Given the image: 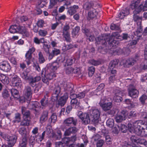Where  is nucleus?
Returning <instances> with one entry per match:
<instances>
[{
    "label": "nucleus",
    "mask_w": 147,
    "mask_h": 147,
    "mask_svg": "<svg viewBox=\"0 0 147 147\" xmlns=\"http://www.w3.org/2000/svg\"><path fill=\"white\" fill-rule=\"evenodd\" d=\"M128 129L131 133H135L138 136H147V124L142 120H138L133 123L128 124Z\"/></svg>",
    "instance_id": "1"
},
{
    "label": "nucleus",
    "mask_w": 147,
    "mask_h": 147,
    "mask_svg": "<svg viewBox=\"0 0 147 147\" xmlns=\"http://www.w3.org/2000/svg\"><path fill=\"white\" fill-rule=\"evenodd\" d=\"M111 36L108 35H104L98 37V40L97 41L98 44H101L105 46L107 43L109 44L110 47H112L116 46L119 43L117 40H116L115 39L112 40Z\"/></svg>",
    "instance_id": "2"
},
{
    "label": "nucleus",
    "mask_w": 147,
    "mask_h": 147,
    "mask_svg": "<svg viewBox=\"0 0 147 147\" xmlns=\"http://www.w3.org/2000/svg\"><path fill=\"white\" fill-rule=\"evenodd\" d=\"M140 3L139 0H134L132 1L130 6L132 9H134V14H138L142 10H147V0L145 1L144 5L142 4L139 5Z\"/></svg>",
    "instance_id": "3"
},
{
    "label": "nucleus",
    "mask_w": 147,
    "mask_h": 147,
    "mask_svg": "<svg viewBox=\"0 0 147 147\" xmlns=\"http://www.w3.org/2000/svg\"><path fill=\"white\" fill-rule=\"evenodd\" d=\"M49 70H46L43 68L42 71V80L45 84L48 85L49 81L56 77V75L53 72H49Z\"/></svg>",
    "instance_id": "4"
},
{
    "label": "nucleus",
    "mask_w": 147,
    "mask_h": 147,
    "mask_svg": "<svg viewBox=\"0 0 147 147\" xmlns=\"http://www.w3.org/2000/svg\"><path fill=\"white\" fill-rule=\"evenodd\" d=\"M88 112L92 118V122L95 126L97 125L99 122V118L100 114V111L97 109L92 107L89 110Z\"/></svg>",
    "instance_id": "5"
},
{
    "label": "nucleus",
    "mask_w": 147,
    "mask_h": 147,
    "mask_svg": "<svg viewBox=\"0 0 147 147\" xmlns=\"http://www.w3.org/2000/svg\"><path fill=\"white\" fill-rule=\"evenodd\" d=\"M64 59L61 57H59L57 58L56 62L53 63L47 70H49V72H53L57 69V68L59 67V64L64 62Z\"/></svg>",
    "instance_id": "6"
},
{
    "label": "nucleus",
    "mask_w": 147,
    "mask_h": 147,
    "mask_svg": "<svg viewBox=\"0 0 147 147\" xmlns=\"http://www.w3.org/2000/svg\"><path fill=\"white\" fill-rule=\"evenodd\" d=\"M77 115L84 124H86L90 122V119L88 114L79 111Z\"/></svg>",
    "instance_id": "7"
},
{
    "label": "nucleus",
    "mask_w": 147,
    "mask_h": 147,
    "mask_svg": "<svg viewBox=\"0 0 147 147\" xmlns=\"http://www.w3.org/2000/svg\"><path fill=\"white\" fill-rule=\"evenodd\" d=\"M106 97L104 96H102L101 98V100L99 103L100 106L104 111H107L110 110L112 106V104L111 102L103 103L105 100Z\"/></svg>",
    "instance_id": "8"
},
{
    "label": "nucleus",
    "mask_w": 147,
    "mask_h": 147,
    "mask_svg": "<svg viewBox=\"0 0 147 147\" xmlns=\"http://www.w3.org/2000/svg\"><path fill=\"white\" fill-rule=\"evenodd\" d=\"M32 93V90L30 86H26L25 87L24 91V93L25 95L24 98L25 99L27 100L28 103L31 100Z\"/></svg>",
    "instance_id": "9"
},
{
    "label": "nucleus",
    "mask_w": 147,
    "mask_h": 147,
    "mask_svg": "<svg viewBox=\"0 0 147 147\" xmlns=\"http://www.w3.org/2000/svg\"><path fill=\"white\" fill-rule=\"evenodd\" d=\"M61 88L59 86H57L54 89L52 94L51 98L53 101L57 100L59 97L60 95Z\"/></svg>",
    "instance_id": "10"
},
{
    "label": "nucleus",
    "mask_w": 147,
    "mask_h": 147,
    "mask_svg": "<svg viewBox=\"0 0 147 147\" xmlns=\"http://www.w3.org/2000/svg\"><path fill=\"white\" fill-rule=\"evenodd\" d=\"M129 95L133 98H136L138 97L139 94L138 91L132 85L129 86L128 89Z\"/></svg>",
    "instance_id": "11"
},
{
    "label": "nucleus",
    "mask_w": 147,
    "mask_h": 147,
    "mask_svg": "<svg viewBox=\"0 0 147 147\" xmlns=\"http://www.w3.org/2000/svg\"><path fill=\"white\" fill-rule=\"evenodd\" d=\"M11 69L10 64L7 61H3L0 63V69L5 72H8Z\"/></svg>",
    "instance_id": "12"
},
{
    "label": "nucleus",
    "mask_w": 147,
    "mask_h": 147,
    "mask_svg": "<svg viewBox=\"0 0 147 147\" xmlns=\"http://www.w3.org/2000/svg\"><path fill=\"white\" fill-rule=\"evenodd\" d=\"M77 120L73 117H70L65 119L63 122V124L67 126H70L72 124L75 126L77 124Z\"/></svg>",
    "instance_id": "13"
},
{
    "label": "nucleus",
    "mask_w": 147,
    "mask_h": 147,
    "mask_svg": "<svg viewBox=\"0 0 147 147\" xmlns=\"http://www.w3.org/2000/svg\"><path fill=\"white\" fill-rule=\"evenodd\" d=\"M39 103L37 102H30L28 104L27 107L31 110L35 111L36 113H38L39 111L37 109L38 108Z\"/></svg>",
    "instance_id": "14"
},
{
    "label": "nucleus",
    "mask_w": 147,
    "mask_h": 147,
    "mask_svg": "<svg viewBox=\"0 0 147 147\" xmlns=\"http://www.w3.org/2000/svg\"><path fill=\"white\" fill-rule=\"evenodd\" d=\"M139 56L136 55L135 59L133 58H129L126 60L124 65L127 67H129L133 65L138 60Z\"/></svg>",
    "instance_id": "15"
},
{
    "label": "nucleus",
    "mask_w": 147,
    "mask_h": 147,
    "mask_svg": "<svg viewBox=\"0 0 147 147\" xmlns=\"http://www.w3.org/2000/svg\"><path fill=\"white\" fill-rule=\"evenodd\" d=\"M41 79L40 76H36L33 77L32 76L29 77L28 80L29 84L32 87H34L36 85V82H38Z\"/></svg>",
    "instance_id": "16"
},
{
    "label": "nucleus",
    "mask_w": 147,
    "mask_h": 147,
    "mask_svg": "<svg viewBox=\"0 0 147 147\" xmlns=\"http://www.w3.org/2000/svg\"><path fill=\"white\" fill-rule=\"evenodd\" d=\"M78 130V129L75 127H70L65 130L64 135L65 136H69L71 134H75Z\"/></svg>",
    "instance_id": "17"
},
{
    "label": "nucleus",
    "mask_w": 147,
    "mask_h": 147,
    "mask_svg": "<svg viewBox=\"0 0 147 147\" xmlns=\"http://www.w3.org/2000/svg\"><path fill=\"white\" fill-rule=\"evenodd\" d=\"M11 82L13 86H18L21 85L22 81L19 77L16 75L12 77Z\"/></svg>",
    "instance_id": "18"
},
{
    "label": "nucleus",
    "mask_w": 147,
    "mask_h": 147,
    "mask_svg": "<svg viewBox=\"0 0 147 147\" xmlns=\"http://www.w3.org/2000/svg\"><path fill=\"white\" fill-rule=\"evenodd\" d=\"M17 137L14 135H8L6 137L7 140L9 141L8 144L11 146H13L16 142Z\"/></svg>",
    "instance_id": "19"
},
{
    "label": "nucleus",
    "mask_w": 147,
    "mask_h": 147,
    "mask_svg": "<svg viewBox=\"0 0 147 147\" xmlns=\"http://www.w3.org/2000/svg\"><path fill=\"white\" fill-rule=\"evenodd\" d=\"M68 97V96L67 93L64 94L58 100V105L61 106H63L65 104Z\"/></svg>",
    "instance_id": "20"
},
{
    "label": "nucleus",
    "mask_w": 147,
    "mask_h": 147,
    "mask_svg": "<svg viewBox=\"0 0 147 147\" xmlns=\"http://www.w3.org/2000/svg\"><path fill=\"white\" fill-rule=\"evenodd\" d=\"M22 113L23 115V119H26L27 120H30V112L26 110V108L24 107H22L21 108Z\"/></svg>",
    "instance_id": "21"
},
{
    "label": "nucleus",
    "mask_w": 147,
    "mask_h": 147,
    "mask_svg": "<svg viewBox=\"0 0 147 147\" xmlns=\"http://www.w3.org/2000/svg\"><path fill=\"white\" fill-rule=\"evenodd\" d=\"M48 111L47 110H44L42 113L40 119V121L41 123L45 121L48 119Z\"/></svg>",
    "instance_id": "22"
},
{
    "label": "nucleus",
    "mask_w": 147,
    "mask_h": 147,
    "mask_svg": "<svg viewBox=\"0 0 147 147\" xmlns=\"http://www.w3.org/2000/svg\"><path fill=\"white\" fill-rule=\"evenodd\" d=\"M61 57L64 58V61L65 60H66L65 62V64L64 65L65 66H66V65L68 66L72 65L74 63L75 61V59L74 57H66L65 58L63 57Z\"/></svg>",
    "instance_id": "23"
},
{
    "label": "nucleus",
    "mask_w": 147,
    "mask_h": 147,
    "mask_svg": "<svg viewBox=\"0 0 147 147\" xmlns=\"http://www.w3.org/2000/svg\"><path fill=\"white\" fill-rule=\"evenodd\" d=\"M94 4L91 2H86L83 5V7L84 8L87 10H91L93 9Z\"/></svg>",
    "instance_id": "24"
},
{
    "label": "nucleus",
    "mask_w": 147,
    "mask_h": 147,
    "mask_svg": "<svg viewBox=\"0 0 147 147\" xmlns=\"http://www.w3.org/2000/svg\"><path fill=\"white\" fill-rule=\"evenodd\" d=\"M0 80L4 84H7L9 83V79L5 75L1 74L0 75Z\"/></svg>",
    "instance_id": "25"
},
{
    "label": "nucleus",
    "mask_w": 147,
    "mask_h": 147,
    "mask_svg": "<svg viewBox=\"0 0 147 147\" xmlns=\"http://www.w3.org/2000/svg\"><path fill=\"white\" fill-rule=\"evenodd\" d=\"M40 103L42 108L45 107L48 105V98L47 95L45 96L44 97L40 100Z\"/></svg>",
    "instance_id": "26"
},
{
    "label": "nucleus",
    "mask_w": 147,
    "mask_h": 147,
    "mask_svg": "<svg viewBox=\"0 0 147 147\" xmlns=\"http://www.w3.org/2000/svg\"><path fill=\"white\" fill-rule=\"evenodd\" d=\"M70 103L72 106L74 107L76 109H78L80 107V103L77 99L71 100Z\"/></svg>",
    "instance_id": "27"
},
{
    "label": "nucleus",
    "mask_w": 147,
    "mask_h": 147,
    "mask_svg": "<svg viewBox=\"0 0 147 147\" xmlns=\"http://www.w3.org/2000/svg\"><path fill=\"white\" fill-rule=\"evenodd\" d=\"M97 14V12L95 9H93L90 11L88 13V19L89 20L95 18Z\"/></svg>",
    "instance_id": "28"
},
{
    "label": "nucleus",
    "mask_w": 147,
    "mask_h": 147,
    "mask_svg": "<svg viewBox=\"0 0 147 147\" xmlns=\"http://www.w3.org/2000/svg\"><path fill=\"white\" fill-rule=\"evenodd\" d=\"M136 14H134L133 16V19L137 25H140L141 24L142 21V17H139L136 15Z\"/></svg>",
    "instance_id": "29"
},
{
    "label": "nucleus",
    "mask_w": 147,
    "mask_h": 147,
    "mask_svg": "<svg viewBox=\"0 0 147 147\" xmlns=\"http://www.w3.org/2000/svg\"><path fill=\"white\" fill-rule=\"evenodd\" d=\"M129 13V11L127 9H125V10H123L118 15V17L120 19H122L128 15Z\"/></svg>",
    "instance_id": "30"
},
{
    "label": "nucleus",
    "mask_w": 147,
    "mask_h": 147,
    "mask_svg": "<svg viewBox=\"0 0 147 147\" xmlns=\"http://www.w3.org/2000/svg\"><path fill=\"white\" fill-rule=\"evenodd\" d=\"M137 30L136 31L134 32V34L138 36H140V34H141L143 31L141 24L140 25H137Z\"/></svg>",
    "instance_id": "31"
},
{
    "label": "nucleus",
    "mask_w": 147,
    "mask_h": 147,
    "mask_svg": "<svg viewBox=\"0 0 147 147\" xmlns=\"http://www.w3.org/2000/svg\"><path fill=\"white\" fill-rule=\"evenodd\" d=\"M116 91H117L116 93H115V96H114V99H117V101H121L122 100V98L121 96L122 95L121 92L118 89H117Z\"/></svg>",
    "instance_id": "32"
},
{
    "label": "nucleus",
    "mask_w": 147,
    "mask_h": 147,
    "mask_svg": "<svg viewBox=\"0 0 147 147\" xmlns=\"http://www.w3.org/2000/svg\"><path fill=\"white\" fill-rule=\"evenodd\" d=\"M21 119V115L19 113L15 114V116L13 119L12 122L13 123H19Z\"/></svg>",
    "instance_id": "33"
},
{
    "label": "nucleus",
    "mask_w": 147,
    "mask_h": 147,
    "mask_svg": "<svg viewBox=\"0 0 147 147\" xmlns=\"http://www.w3.org/2000/svg\"><path fill=\"white\" fill-rule=\"evenodd\" d=\"M27 143V139L26 136L24 137L19 143L20 147H26Z\"/></svg>",
    "instance_id": "34"
},
{
    "label": "nucleus",
    "mask_w": 147,
    "mask_h": 147,
    "mask_svg": "<svg viewBox=\"0 0 147 147\" xmlns=\"http://www.w3.org/2000/svg\"><path fill=\"white\" fill-rule=\"evenodd\" d=\"M80 30V27L78 26L76 27L73 29L71 32L72 37L73 38L78 35V33Z\"/></svg>",
    "instance_id": "35"
},
{
    "label": "nucleus",
    "mask_w": 147,
    "mask_h": 147,
    "mask_svg": "<svg viewBox=\"0 0 147 147\" xmlns=\"http://www.w3.org/2000/svg\"><path fill=\"white\" fill-rule=\"evenodd\" d=\"M119 62V60L118 59H115L112 61L109 64V67L111 69H113L117 65Z\"/></svg>",
    "instance_id": "36"
},
{
    "label": "nucleus",
    "mask_w": 147,
    "mask_h": 147,
    "mask_svg": "<svg viewBox=\"0 0 147 147\" xmlns=\"http://www.w3.org/2000/svg\"><path fill=\"white\" fill-rule=\"evenodd\" d=\"M18 32L25 34H28V32L27 28L25 26H18Z\"/></svg>",
    "instance_id": "37"
},
{
    "label": "nucleus",
    "mask_w": 147,
    "mask_h": 147,
    "mask_svg": "<svg viewBox=\"0 0 147 147\" xmlns=\"http://www.w3.org/2000/svg\"><path fill=\"white\" fill-rule=\"evenodd\" d=\"M11 94L14 98H18L19 97L18 92L16 89L12 88L10 90Z\"/></svg>",
    "instance_id": "38"
},
{
    "label": "nucleus",
    "mask_w": 147,
    "mask_h": 147,
    "mask_svg": "<svg viewBox=\"0 0 147 147\" xmlns=\"http://www.w3.org/2000/svg\"><path fill=\"white\" fill-rule=\"evenodd\" d=\"M28 72L26 70L24 71L20 74V76L25 80H28L29 77L28 76Z\"/></svg>",
    "instance_id": "39"
},
{
    "label": "nucleus",
    "mask_w": 147,
    "mask_h": 147,
    "mask_svg": "<svg viewBox=\"0 0 147 147\" xmlns=\"http://www.w3.org/2000/svg\"><path fill=\"white\" fill-rule=\"evenodd\" d=\"M9 32L11 33H15L18 32V26L16 25H12L9 29Z\"/></svg>",
    "instance_id": "40"
},
{
    "label": "nucleus",
    "mask_w": 147,
    "mask_h": 147,
    "mask_svg": "<svg viewBox=\"0 0 147 147\" xmlns=\"http://www.w3.org/2000/svg\"><path fill=\"white\" fill-rule=\"evenodd\" d=\"M64 89L65 90L70 91L73 89V85L71 84H66L64 85Z\"/></svg>",
    "instance_id": "41"
},
{
    "label": "nucleus",
    "mask_w": 147,
    "mask_h": 147,
    "mask_svg": "<svg viewBox=\"0 0 147 147\" xmlns=\"http://www.w3.org/2000/svg\"><path fill=\"white\" fill-rule=\"evenodd\" d=\"M73 45L71 44H69L66 45L65 43L64 44V45L62 47V50L64 51H66L73 48Z\"/></svg>",
    "instance_id": "42"
},
{
    "label": "nucleus",
    "mask_w": 147,
    "mask_h": 147,
    "mask_svg": "<svg viewBox=\"0 0 147 147\" xmlns=\"http://www.w3.org/2000/svg\"><path fill=\"white\" fill-rule=\"evenodd\" d=\"M63 36L65 38V40L67 42H70L71 41V39L70 37V34L69 33H63Z\"/></svg>",
    "instance_id": "43"
},
{
    "label": "nucleus",
    "mask_w": 147,
    "mask_h": 147,
    "mask_svg": "<svg viewBox=\"0 0 147 147\" xmlns=\"http://www.w3.org/2000/svg\"><path fill=\"white\" fill-rule=\"evenodd\" d=\"M34 42L37 44H39L40 43H44L45 39L44 38H41L39 39L38 38L35 37L34 38Z\"/></svg>",
    "instance_id": "44"
},
{
    "label": "nucleus",
    "mask_w": 147,
    "mask_h": 147,
    "mask_svg": "<svg viewBox=\"0 0 147 147\" xmlns=\"http://www.w3.org/2000/svg\"><path fill=\"white\" fill-rule=\"evenodd\" d=\"M19 134L22 136H24L26 135V129L24 127H20L18 131Z\"/></svg>",
    "instance_id": "45"
},
{
    "label": "nucleus",
    "mask_w": 147,
    "mask_h": 147,
    "mask_svg": "<svg viewBox=\"0 0 147 147\" xmlns=\"http://www.w3.org/2000/svg\"><path fill=\"white\" fill-rule=\"evenodd\" d=\"M38 61L39 63H42L45 61V59L43 56L42 53L41 52H39L38 54Z\"/></svg>",
    "instance_id": "46"
},
{
    "label": "nucleus",
    "mask_w": 147,
    "mask_h": 147,
    "mask_svg": "<svg viewBox=\"0 0 147 147\" xmlns=\"http://www.w3.org/2000/svg\"><path fill=\"white\" fill-rule=\"evenodd\" d=\"M35 143V139L34 136H31L29 140V147H33Z\"/></svg>",
    "instance_id": "47"
},
{
    "label": "nucleus",
    "mask_w": 147,
    "mask_h": 147,
    "mask_svg": "<svg viewBox=\"0 0 147 147\" xmlns=\"http://www.w3.org/2000/svg\"><path fill=\"white\" fill-rule=\"evenodd\" d=\"M111 37V38H113L114 37L115 39L116 38L117 40H119L120 37H122V36H120L119 35L118 32H115L112 33Z\"/></svg>",
    "instance_id": "48"
},
{
    "label": "nucleus",
    "mask_w": 147,
    "mask_h": 147,
    "mask_svg": "<svg viewBox=\"0 0 147 147\" xmlns=\"http://www.w3.org/2000/svg\"><path fill=\"white\" fill-rule=\"evenodd\" d=\"M57 119V116L56 113L52 114L51 117L49 119V121L51 123H55Z\"/></svg>",
    "instance_id": "49"
},
{
    "label": "nucleus",
    "mask_w": 147,
    "mask_h": 147,
    "mask_svg": "<svg viewBox=\"0 0 147 147\" xmlns=\"http://www.w3.org/2000/svg\"><path fill=\"white\" fill-rule=\"evenodd\" d=\"M30 120L26 119H23V120L21 122L20 125L22 126H28L30 124Z\"/></svg>",
    "instance_id": "50"
},
{
    "label": "nucleus",
    "mask_w": 147,
    "mask_h": 147,
    "mask_svg": "<svg viewBox=\"0 0 147 147\" xmlns=\"http://www.w3.org/2000/svg\"><path fill=\"white\" fill-rule=\"evenodd\" d=\"M107 125L110 127H112L114 125V121L112 119H109L107 121Z\"/></svg>",
    "instance_id": "51"
},
{
    "label": "nucleus",
    "mask_w": 147,
    "mask_h": 147,
    "mask_svg": "<svg viewBox=\"0 0 147 147\" xmlns=\"http://www.w3.org/2000/svg\"><path fill=\"white\" fill-rule=\"evenodd\" d=\"M70 28L69 24L65 25L63 28L62 33H69V31Z\"/></svg>",
    "instance_id": "52"
},
{
    "label": "nucleus",
    "mask_w": 147,
    "mask_h": 147,
    "mask_svg": "<svg viewBox=\"0 0 147 147\" xmlns=\"http://www.w3.org/2000/svg\"><path fill=\"white\" fill-rule=\"evenodd\" d=\"M120 130L122 132L125 133L126 132L127 129V127L124 125L120 124L119 125Z\"/></svg>",
    "instance_id": "53"
},
{
    "label": "nucleus",
    "mask_w": 147,
    "mask_h": 147,
    "mask_svg": "<svg viewBox=\"0 0 147 147\" xmlns=\"http://www.w3.org/2000/svg\"><path fill=\"white\" fill-rule=\"evenodd\" d=\"M88 70L89 76L90 77H92L95 71V68L94 67H91L89 68Z\"/></svg>",
    "instance_id": "54"
},
{
    "label": "nucleus",
    "mask_w": 147,
    "mask_h": 147,
    "mask_svg": "<svg viewBox=\"0 0 147 147\" xmlns=\"http://www.w3.org/2000/svg\"><path fill=\"white\" fill-rule=\"evenodd\" d=\"M105 141L102 140H99L96 142V147H102L105 143Z\"/></svg>",
    "instance_id": "55"
},
{
    "label": "nucleus",
    "mask_w": 147,
    "mask_h": 147,
    "mask_svg": "<svg viewBox=\"0 0 147 147\" xmlns=\"http://www.w3.org/2000/svg\"><path fill=\"white\" fill-rule=\"evenodd\" d=\"M86 93V91L79 93L77 94V98L80 99L84 98L85 96Z\"/></svg>",
    "instance_id": "56"
},
{
    "label": "nucleus",
    "mask_w": 147,
    "mask_h": 147,
    "mask_svg": "<svg viewBox=\"0 0 147 147\" xmlns=\"http://www.w3.org/2000/svg\"><path fill=\"white\" fill-rule=\"evenodd\" d=\"M69 139L70 138L68 137L62 139V142L64 143L65 146V145H67L71 143Z\"/></svg>",
    "instance_id": "57"
},
{
    "label": "nucleus",
    "mask_w": 147,
    "mask_h": 147,
    "mask_svg": "<svg viewBox=\"0 0 147 147\" xmlns=\"http://www.w3.org/2000/svg\"><path fill=\"white\" fill-rule=\"evenodd\" d=\"M90 63L92 65L97 66L100 64L101 63V62L99 60H95L92 59L90 61Z\"/></svg>",
    "instance_id": "58"
},
{
    "label": "nucleus",
    "mask_w": 147,
    "mask_h": 147,
    "mask_svg": "<svg viewBox=\"0 0 147 147\" xmlns=\"http://www.w3.org/2000/svg\"><path fill=\"white\" fill-rule=\"evenodd\" d=\"M39 35L42 36H44L47 34V31L45 30H40L38 32Z\"/></svg>",
    "instance_id": "59"
},
{
    "label": "nucleus",
    "mask_w": 147,
    "mask_h": 147,
    "mask_svg": "<svg viewBox=\"0 0 147 147\" xmlns=\"http://www.w3.org/2000/svg\"><path fill=\"white\" fill-rule=\"evenodd\" d=\"M82 32L84 33L87 36H89L90 34H91V32L89 30L85 27H83L82 28Z\"/></svg>",
    "instance_id": "60"
},
{
    "label": "nucleus",
    "mask_w": 147,
    "mask_h": 147,
    "mask_svg": "<svg viewBox=\"0 0 147 147\" xmlns=\"http://www.w3.org/2000/svg\"><path fill=\"white\" fill-rule=\"evenodd\" d=\"M73 70V67L71 66L67 67L65 68V72L67 74H69L72 73Z\"/></svg>",
    "instance_id": "61"
},
{
    "label": "nucleus",
    "mask_w": 147,
    "mask_h": 147,
    "mask_svg": "<svg viewBox=\"0 0 147 147\" xmlns=\"http://www.w3.org/2000/svg\"><path fill=\"white\" fill-rule=\"evenodd\" d=\"M110 28L113 30H119L120 29L119 26L118 25L112 24L111 25Z\"/></svg>",
    "instance_id": "62"
},
{
    "label": "nucleus",
    "mask_w": 147,
    "mask_h": 147,
    "mask_svg": "<svg viewBox=\"0 0 147 147\" xmlns=\"http://www.w3.org/2000/svg\"><path fill=\"white\" fill-rule=\"evenodd\" d=\"M2 95L4 98H7L9 96V94L7 90L4 89L2 92Z\"/></svg>",
    "instance_id": "63"
},
{
    "label": "nucleus",
    "mask_w": 147,
    "mask_h": 147,
    "mask_svg": "<svg viewBox=\"0 0 147 147\" xmlns=\"http://www.w3.org/2000/svg\"><path fill=\"white\" fill-rule=\"evenodd\" d=\"M128 114V113L127 111H121L120 115L122 116L124 120H125L126 118L127 117Z\"/></svg>",
    "instance_id": "64"
}]
</instances>
